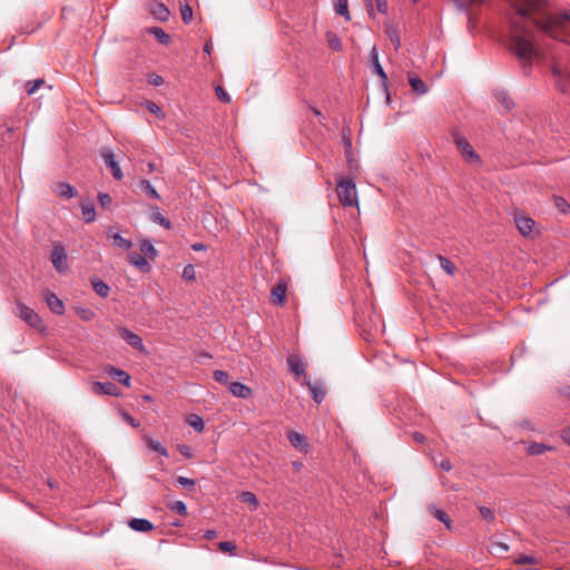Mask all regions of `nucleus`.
<instances>
[{
	"mask_svg": "<svg viewBox=\"0 0 570 570\" xmlns=\"http://www.w3.org/2000/svg\"><path fill=\"white\" fill-rule=\"evenodd\" d=\"M512 7L515 17L510 18L511 50L521 61L530 65L537 53L533 46L534 35L527 20H531L546 35L567 41L570 35V10L549 13V0H514Z\"/></svg>",
	"mask_w": 570,
	"mask_h": 570,
	"instance_id": "nucleus-1",
	"label": "nucleus"
},
{
	"mask_svg": "<svg viewBox=\"0 0 570 570\" xmlns=\"http://www.w3.org/2000/svg\"><path fill=\"white\" fill-rule=\"evenodd\" d=\"M16 315L19 318H21L24 323H27L30 327L39 332L46 331V325L43 324V321L40 317V315L20 301L16 303Z\"/></svg>",
	"mask_w": 570,
	"mask_h": 570,
	"instance_id": "nucleus-2",
	"label": "nucleus"
},
{
	"mask_svg": "<svg viewBox=\"0 0 570 570\" xmlns=\"http://www.w3.org/2000/svg\"><path fill=\"white\" fill-rule=\"evenodd\" d=\"M340 203L344 207H352L357 205L356 187L352 179L342 178L337 181L336 187Z\"/></svg>",
	"mask_w": 570,
	"mask_h": 570,
	"instance_id": "nucleus-3",
	"label": "nucleus"
},
{
	"mask_svg": "<svg viewBox=\"0 0 570 570\" xmlns=\"http://www.w3.org/2000/svg\"><path fill=\"white\" fill-rule=\"evenodd\" d=\"M452 140L459 149L464 161L472 165H481L480 156L474 151L471 144L458 131H452Z\"/></svg>",
	"mask_w": 570,
	"mask_h": 570,
	"instance_id": "nucleus-4",
	"label": "nucleus"
},
{
	"mask_svg": "<svg viewBox=\"0 0 570 570\" xmlns=\"http://www.w3.org/2000/svg\"><path fill=\"white\" fill-rule=\"evenodd\" d=\"M514 223L522 236L532 237L534 235L535 222L531 217L522 213H517L514 215Z\"/></svg>",
	"mask_w": 570,
	"mask_h": 570,
	"instance_id": "nucleus-5",
	"label": "nucleus"
},
{
	"mask_svg": "<svg viewBox=\"0 0 570 570\" xmlns=\"http://www.w3.org/2000/svg\"><path fill=\"white\" fill-rule=\"evenodd\" d=\"M50 259L57 272L62 273L67 269V253L62 245L57 244L53 246Z\"/></svg>",
	"mask_w": 570,
	"mask_h": 570,
	"instance_id": "nucleus-6",
	"label": "nucleus"
},
{
	"mask_svg": "<svg viewBox=\"0 0 570 570\" xmlns=\"http://www.w3.org/2000/svg\"><path fill=\"white\" fill-rule=\"evenodd\" d=\"M287 281L281 278L271 291V303L276 306H283L286 303Z\"/></svg>",
	"mask_w": 570,
	"mask_h": 570,
	"instance_id": "nucleus-7",
	"label": "nucleus"
},
{
	"mask_svg": "<svg viewBox=\"0 0 570 570\" xmlns=\"http://www.w3.org/2000/svg\"><path fill=\"white\" fill-rule=\"evenodd\" d=\"M91 392L96 395H110L116 397L121 395L119 389L111 382H92Z\"/></svg>",
	"mask_w": 570,
	"mask_h": 570,
	"instance_id": "nucleus-8",
	"label": "nucleus"
},
{
	"mask_svg": "<svg viewBox=\"0 0 570 570\" xmlns=\"http://www.w3.org/2000/svg\"><path fill=\"white\" fill-rule=\"evenodd\" d=\"M121 338L128 344L130 345L132 348L137 350L138 352H145L146 348H145V345L142 343V340L139 335H137L136 333L131 332L130 330L126 328V327H120L118 330Z\"/></svg>",
	"mask_w": 570,
	"mask_h": 570,
	"instance_id": "nucleus-9",
	"label": "nucleus"
},
{
	"mask_svg": "<svg viewBox=\"0 0 570 570\" xmlns=\"http://www.w3.org/2000/svg\"><path fill=\"white\" fill-rule=\"evenodd\" d=\"M42 296L52 313L57 315L65 313V304L55 293L47 289L43 292Z\"/></svg>",
	"mask_w": 570,
	"mask_h": 570,
	"instance_id": "nucleus-10",
	"label": "nucleus"
},
{
	"mask_svg": "<svg viewBox=\"0 0 570 570\" xmlns=\"http://www.w3.org/2000/svg\"><path fill=\"white\" fill-rule=\"evenodd\" d=\"M101 156L104 158L106 166L110 169L114 178L117 180H120L124 175H122L120 166L118 165V163L115 159L114 153L109 149H104L101 151Z\"/></svg>",
	"mask_w": 570,
	"mask_h": 570,
	"instance_id": "nucleus-11",
	"label": "nucleus"
},
{
	"mask_svg": "<svg viewBox=\"0 0 570 570\" xmlns=\"http://www.w3.org/2000/svg\"><path fill=\"white\" fill-rule=\"evenodd\" d=\"M104 373L116 380L118 383L127 387L130 386V375L127 372L108 364L104 366Z\"/></svg>",
	"mask_w": 570,
	"mask_h": 570,
	"instance_id": "nucleus-12",
	"label": "nucleus"
},
{
	"mask_svg": "<svg viewBox=\"0 0 570 570\" xmlns=\"http://www.w3.org/2000/svg\"><path fill=\"white\" fill-rule=\"evenodd\" d=\"M370 61H371V66H372V71L373 73H376L380 79H381V82L386 86V82H387V76L383 69V67L381 66L380 63V60H379V51L376 49V47H373L371 52H370Z\"/></svg>",
	"mask_w": 570,
	"mask_h": 570,
	"instance_id": "nucleus-13",
	"label": "nucleus"
},
{
	"mask_svg": "<svg viewBox=\"0 0 570 570\" xmlns=\"http://www.w3.org/2000/svg\"><path fill=\"white\" fill-rule=\"evenodd\" d=\"M287 439L295 449L299 450L303 453H307L308 443L303 434L295 431H289L287 434Z\"/></svg>",
	"mask_w": 570,
	"mask_h": 570,
	"instance_id": "nucleus-14",
	"label": "nucleus"
},
{
	"mask_svg": "<svg viewBox=\"0 0 570 570\" xmlns=\"http://www.w3.org/2000/svg\"><path fill=\"white\" fill-rule=\"evenodd\" d=\"M313 400L316 403H322L326 395V389L322 382H306Z\"/></svg>",
	"mask_w": 570,
	"mask_h": 570,
	"instance_id": "nucleus-15",
	"label": "nucleus"
},
{
	"mask_svg": "<svg viewBox=\"0 0 570 570\" xmlns=\"http://www.w3.org/2000/svg\"><path fill=\"white\" fill-rule=\"evenodd\" d=\"M229 392L240 399H249L253 394L252 389L243 383L233 382L229 385Z\"/></svg>",
	"mask_w": 570,
	"mask_h": 570,
	"instance_id": "nucleus-16",
	"label": "nucleus"
},
{
	"mask_svg": "<svg viewBox=\"0 0 570 570\" xmlns=\"http://www.w3.org/2000/svg\"><path fill=\"white\" fill-rule=\"evenodd\" d=\"M128 262L142 272H149V269H150V265L147 262V258L138 253H135V252L130 253L128 255Z\"/></svg>",
	"mask_w": 570,
	"mask_h": 570,
	"instance_id": "nucleus-17",
	"label": "nucleus"
},
{
	"mask_svg": "<svg viewBox=\"0 0 570 570\" xmlns=\"http://www.w3.org/2000/svg\"><path fill=\"white\" fill-rule=\"evenodd\" d=\"M129 527L138 532H149L154 529V525L149 520L137 518H134L129 521Z\"/></svg>",
	"mask_w": 570,
	"mask_h": 570,
	"instance_id": "nucleus-18",
	"label": "nucleus"
},
{
	"mask_svg": "<svg viewBox=\"0 0 570 570\" xmlns=\"http://www.w3.org/2000/svg\"><path fill=\"white\" fill-rule=\"evenodd\" d=\"M108 237L111 238L114 246L129 250L132 247V242L128 238L122 237L118 233H108Z\"/></svg>",
	"mask_w": 570,
	"mask_h": 570,
	"instance_id": "nucleus-19",
	"label": "nucleus"
},
{
	"mask_svg": "<svg viewBox=\"0 0 570 570\" xmlns=\"http://www.w3.org/2000/svg\"><path fill=\"white\" fill-rule=\"evenodd\" d=\"M287 364L289 371L296 375H302L305 372V364L299 360L297 355H289L287 357Z\"/></svg>",
	"mask_w": 570,
	"mask_h": 570,
	"instance_id": "nucleus-20",
	"label": "nucleus"
},
{
	"mask_svg": "<svg viewBox=\"0 0 570 570\" xmlns=\"http://www.w3.org/2000/svg\"><path fill=\"white\" fill-rule=\"evenodd\" d=\"M409 83L412 90L419 95H424L428 92V86L414 73H409Z\"/></svg>",
	"mask_w": 570,
	"mask_h": 570,
	"instance_id": "nucleus-21",
	"label": "nucleus"
},
{
	"mask_svg": "<svg viewBox=\"0 0 570 570\" xmlns=\"http://www.w3.org/2000/svg\"><path fill=\"white\" fill-rule=\"evenodd\" d=\"M56 193L62 198H72L77 195V190L68 183H59L56 187Z\"/></svg>",
	"mask_w": 570,
	"mask_h": 570,
	"instance_id": "nucleus-22",
	"label": "nucleus"
},
{
	"mask_svg": "<svg viewBox=\"0 0 570 570\" xmlns=\"http://www.w3.org/2000/svg\"><path fill=\"white\" fill-rule=\"evenodd\" d=\"M144 441L151 451L157 452L158 454L165 458L169 456L167 449L164 445H161V443H159L158 441H155L154 439L147 435L144 436Z\"/></svg>",
	"mask_w": 570,
	"mask_h": 570,
	"instance_id": "nucleus-23",
	"label": "nucleus"
},
{
	"mask_svg": "<svg viewBox=\"0 0 570 570\" xmlns=\"http://www.w3.org/2000/svg\"><path fill=\"white\" fill-rule=\"evenodd\" d=\"M497 100L501 104V106L503 107V109L505 111H509L512 109L513 107V100L510 98V96L508 95L507 91L504 90H497L495 94H494Z\"/></svg>",
	"mask_w": 570,
	"mask_h": 570,
	"instance_id": "nucleus-24",
	"label": "nucleus"
},
{
	"mask_svg": "<svg viewBox=\"0 0 570 570\" xmlns=\"http://www.w3.org/2000/svg\"><path fill=\"white\" fill-rule=\"evenodd\" d=\"M91 284H92V288H94L95 293L98 296H100L102 298L108 297V295L110 293V287L108 286L107 283H105L101 279H92Z\"/></svg>",
	"mask_w": 570,
	"mask_h": 570,
	"instance_id": "nucleus-25",
	"label": "nucleus"
},
{
	"mask_svg": "<svg viewBox=\"0 0 570 570\" xmlns=\"http://www.w3.org/2000/svg\"><path fill=\"white\" fill-rule=\"evenodd\" d=\"M140 252L146 256V258L151 261H154L158 255L157 249L148 239L140 242Z\"/></svg>",
	"mask_w": 570,
	"mask_h": 570,
	"instance_id": "nucleus-26",
	"label": "nucleus"
},
{
	"mask_svg": "<svg viewBox=\"0 0 570 570\" xmlns=\"http://www.w3.org/2000/svg\"><path fill=\"white\" fill-rule=\"evenodd\" d=\"M151 12L160 21L168 20L170 16L169 9L161 2L155 3Z\"/></svg>",
	"mask_w": 570,
	"mask_h": 570,
	"instance_id": "nucleus-27",
	"label": "nucleus"
},
{
	"mask_svg": "<svg viewBox=\"0 0 570 570\" xmlns=\"http://www.w3.org/2000/svg\"><path fill=\"white\" fill-rule=\"evenodd\" d=\"M82 218L86 223H92L96 220L95 206L91 203L81 204Z\"/></svg>",
	"mask_w": 570,
	"mask_h": 570,
	"instance_id": "nucleus-28",
	"label": "nucleus"
},
{
	"mask_svg": "<svg viewBox=\"0 0 570 570\" xmlns=\"http://www.w3.org/2000/svg\"><path fill=\"white\" fill-rule=\"evenodd\" d=\"M151 219H153V222H155V223L161 225L163 227H165L166 229H170L171 228L170 220L163 216V214L160 213V210H159V208L157 206L153 208Z\"/></svg>",
	"mask_w": 570,
	"mask_h": 570,
	"instance_id": "nucleus-29",
	"label": "nucleus"
},
{
	"mask_svg": "<svg viewBox=\"0 0 570 570\" xmlns=\"http://www.w3.org/2000/svg\"><path fill=\"white\" fill-rule=\"evenodd\" d=\"M335 12L346 20H351L348 11V0H334Z\"/></svg>",
	"mask_w": 570,
	"mask_h": 570,
	"instance_id": "nucleus-30",
	"label": "nucleus"
},
{
	"mask_svg": "<svg viewBox=\"0 0 570 570\" xmlns=\"http://www.w3.org/2000/svg\"><path fill=\"white\" fill-rule=\"evenodd\" d=\"M552 450H553V446L547 445L543 443H538V442H532L528 446V453L531 455H540V454L544 453L546 451H552Z\"/></svg>",
	"mask_w": 570,
	"mask_h": 570,
	"instance_id": "nucleus-31",
	"label": "nucleus"
},
{
	"mask_svg": "<svg viewBox=\"0 0 570 570\" xmlns=\"http://www.w3.org/2000/svg\"><path fill=\"white\" fill-rule=\"evenodd\" d=\"M187 423L196 431V432H203L205 429V423L202 416L197 414H190L187 417Z\"/></svg>",
	"mask_w": 570,
	"mask_h": 570,
	"instance_id": "nucleus-32",
	"label": "nucleus"
},
{
	"mask_svg": "<svg viewBox=\"0 0 570 570\" xmlns=\"http://www.w3.org/2000/svg\"><path fill=\"white\" fill-rule=\"evenodd\" d=\"M238 499L250 505L252 510H255L258 507V500L253 492L244 491L238 495Z\"/></svg>",
	"mask_w": 570,
	"mask_h": 570,
	"instance_id": "nucleus-33",
	"label": "nucleus"
},
{
	"mask_svg": "<svg viewBox=\"0 0 570 570\" xmlns=\"http://www.w3.org/2000/svg\"><path fill=\"white\" fill-rule=\"evenodd\" d=\"M140 188L142 191L147 194L148 197L154 199H160V196L158 191L155 189V187L151 185V183L148 179L140 180Z\"/></svg>",
	"mask_w": 570,
	"mask_h": 570,
	"instance_id": "nucleus-34",
	"label": "nucleus"
},
{
	"mask_svg": "<svg viewBox=\"0 0 570 570\" xmlns=\"http://www.w3.org/2000/svg\"><path fill=\"white\" fill-rule=\"evenodd\" d=\"M430 513L436 518L439 521L443 522L448 529L451 528V519L449 518V515L443 511V510H440L438 508H430Z\"/></svg>",
	"mask_w": 570,
	"mask_h": 570,
	"instance_id": "nucleus-35",
	"label": "nucleus"
},
{
	"mask_svg": "<svg viewBox=\"0 0 570 570\" xmlns=\"http://www.w3.org/2000/svg\"><path fill=\"white\" fill-rule=\"evenodd\" d=\"M438 258L440 261V265H441L442 269L445 271L449 275H454L455 269H456L455 265L450 259H448L446 257H444L442 255H439Z\"/></svg>",
	"mask_w": 570,
	"mask_h": 570,
	"instance_id": "nucleus-36",
	"label": "nucleus"
},
{
	"mask_svg": "<svg viewBox=\"0 0 570 570\" xmlns=\"http://www.w3.org/2000/svg\"><path fill=\"white\" fill-rule=\"evenodd\" d=\"M180 16L185 23H189L193 20V9L188 3L180 4Z\"/></svg>",
	"mask_w": 570,
	"mask_h": 570,
	"instance_id": "nucleus-37",
	"label": "nucleus"
},
{
	"mask_svg": "<svg viewBox=\"0 0 570 570\" xmlns=\"http://www.w3.org/2000/svg\"><path fill=\"white\" fill-rule=\"evenodd\" d=\"M553 202L560 213L566 214L570 212V204L563 197L556 196Z\"/></svg>",
	"mask_w": 570,
	"mask_h": 570,
	"instance_id": "nucleus-38",
	"label": "nucleus"
},
{
	"mask_svg": "<svg viewBox=\"0 0 570 570\" xmlns=\"http://www.w3.org/2000/svg\"><path fill=\"white\" fill-rule=\"evenodd\" d=\"M76 313L82 321L86 322H89L95 317V312L90 308L77 307Z\"/></svg>",
	"mask_w": 570,
	"mask_h": 570,
	"instance_id": "nucleus-39",
	"label": "nucleus"
},
{
	"mask_svg": "<svg viewBox=\"0 0 570 570\" xmlns=\"http://www.w3.org/2000/svg\"><path fill=\"white\" fill-rule=\"evenodd\" d=\"M169 510L177 512L178 514L187 515V505L183 501H175L168 505Z\"/></svg>",
	"mask_w": 570,
	"mask_h": 570,
	"instance_id": "nucleus-40",
	"label": "nucleus"
},
{
	"mask_svg": "<svg viewBox=\"0 0 570 570\" xmlns=\"http://www.w3.org/2000/svg\"><path fill=\"white\" fill-rule=\"evenodd\" d=\"M43 83H45L43 79H36L32 81H28L24 86L27 94L28 95L35 94Z\"/></svg>",
	"mask_w": 570,
	"mask_h": 570,
	"instance_id": "nucleus-41",
	"label": "nucleus"
},
{
	"mask_svg": "<svg viewBox=\"0 0 570 570\" xmlns=\"http://www.w3.org/2000/svg\"><path fill=\"white\" fill-rule=\"evenodd\" d=\"M327 41H328V46L333 49V50H341L342 49V43H341V40L340 38L333 33V32H327Z\"/></svg>",
	"mask_w": 570,
	"mask_h": 570,
	"instance_id": "nucleus-42",
	"label": "nucleus"
},
{
	"mask_svg": "<svg viewBox=\"0 0 570 570\" xmlns=\"http://www.w3.org/2000/svg\"><path fill=\"white\" fill-rule=\"evenodd\" d=\"M183 278L189 282H193L196 279V271L194 265L188 264L183 269Z\"/></svg>",
	"mask_w": 570,
	"mask_h": 570,
	"instance_id": "nucleus-43",
	"label": "nucleus"
},
{
	"mask_svg": "<svg viewBox=\"0 0 570 570\" xmlns=\"http://www.w3.org/2000/svg\"><path fill=\"white\" fill-rule=\"evenodd\" d=\"M150 32L155 35L161 43H167L169 41V36L158 27L153 28Z\"/></svg>",
	"mask_w": 570,
	"mask_h": 570,
	"instance_id": "nucleus-44",
	"label": "nucleus"
},
{
	"mask_svg": "<svg viewBox=\"0 0 570 570\" xmlns=\"http://www.w3.org/2000/svg\"><path fill=\"white\" fill-rule=\"evenodd\" d=\"M214 376V380L217 382V383H220V384H227L228 383V374L227 372L225 371H222V370H216L213 374Z\"/></svg>",
	"mask_w": 570,
	"mask_h": 570,
	"instance_id": "nucleus-45",
	"label": "nucleus"
},
{
	"mask_svg": "<svg viewBox=\"0 0 570 570\" xmlns=\"http://www.w3.org/2000/svg\"><path fill=\"white\" fill-rule=\"evenodd\" d=\"M479 511H480V515L485 521H493L494 520V511L492 509L487 508V507H480Z\"/></svg>",
	"mask_w": 570,
	"mask_h": 570,
	"instance_id": "nucleus-46",
	"label": "nucleus"
},
{
	"mask_svg": "<svg viewBox=\"0 0 570 570\" xmlns=\"http://www.w3.org/2000/svg\"><path fill=\"white\" fill-rule=\"evenodd\" d=\"M215 92H216L218 100L226 102V104L230 101V96L227 94V91L223 87L217 86L215 88Z\"/></svg>",
	"mask_w": 570,
	"mask_h": 570,
	"instance_id": "nucleus-47",
	"label": "nucleus"
},
{
	"mask_svg": "<svg viewBox=\"0 0 570 570\" xmlns=\"http://www.w3.org/2000/svg\"><path fill=\"white\" fill-rule=\"evenodd\" d=\"M98 200L102 208H108L112 203V198L106 193H99Z\"/></svg>",
	"mask_w": 570,
	"mask_h": 570,
	"instance_id": "nucleus-48",
	"label": "nucleus"
},
{
	"mask_svg": "<svg viewBox=\"0 0 570 570\" xmlns=\"http://www.w3.org/2000/svg\"><path fill=\"white\" fill-rule=\"evenodd\" d=\"M121 417L122 420L129 424L130 426L137 429L140 426V422L138 420H136L132 415H130L129 413L127 412H122L121 413Z\"/></svg>",
	"mask_w": 570,
	"mask_h": 570,
	"instance_id": "nucleus-49",
	"label": "nucleus"
},
{
	"mask_svg": "<svg viewBox=\"0 0 570 570\" xmlns=\"http://www.w3.org/2000/svg\"><path fill=\"white\" fill-rule=\"evenodd\" d=\"M514 562L517 564H535L537 563V559L531 557V556H525V554H522V556H519Z\"/></svg>",
	"mask_w": 570,
	"mask_h": 570,
	"instance_id": "nucleus-50",
	"label": "nucleus"
},
{
	"mask_svg": "<svg viewBox=\"0 0 570 570\" xmlns=\"http://www.w3.org/2000/svg\"><path fill=\"white\" fill-rule=\"evenodd\" d=\"M218 548L223 552L232 553L236 549V544L232 541H222L219 542Z\"/></svg>",
	"mask_w": 570,
	"mask_h": 570,
	"instance_id": "nucleus-51",
	"label": "nucleus"
},
{
	"mask_svg": "<svg viewBox=\"0 0 570 570\" xmlns=\"http://www.w3.org/2000/svg\"><path fill=\"white\" fill-rule=\"evenodd\" d=\"M177 450L179 451V453L181 455H184L185 458L187 459H190L193 456V450L189 445L187 444H178L177 445Z\"/></svg>",
	"mask_w": 570,
	"mask_h": 570,
	"instance_id": "nucleus-52",
	"label": "nucleus"
},
{
	"mask_svg": "<svg viewBox=\"0 0 570 570\" xmlns=\"http://www.w3.org/2000/svg\"><path fill=\"white\" fill-rule=\"evenodd\" d=\"M381 324V316L374 311L370 315V330L377 328Z\"/></svg>",
	"mask_w": 570,
	"mask_h": 570,
	"instance_id": "nucleus-53",
	"label": "nucleus"
},
{
	"mask_svg": "<svg viewBox=\"0 0 570 570\" xmlns=\"http://www.w3.org/2000/svg\"><path fill=\"white\" fill-rule=\"evenodd\" d=\"M177 482L184 487V488H188V489H191L194 488L195 485V481L193 479H189V478H185V476H178L177 478Z\"/></svg>",
	"mask_w": 570,
	"mask_h": 570,
	"instance_id": "nucleus-54",
	"label": "nucleus"
},
{
	"mask_svg": "<svg viewBox=\"0 0 570 570\" xmlns=\"http://www.w3.org/2000/svg\"><path fill=\"white\" fill-rule=\"evenodd\" d=\"M147 109L157 116L164 117L160 107L154 101H147Z\"/></svg>",
	"mask_w": 570,
	"mask_h": 570,
	"instance_id": "nucleus-55",
	"label": "nucleus"
},
{
	"mask_svg": "<svg viewBox=\"0 0 570 570\" xmlns=\"http://www.w3.org/2000/svg\"><path fill=\"white\" fill-rule=\"evenodd\" d=\"M149 83L153 86H161L164 83V79L161 76L157 73H151L148 79Z\"/></svg>",
	"mask_w": 570,
	"mask_h": 570,
	"instance_id": "nucleus-56",
	"label": "nucleus"
},
{
	"mask_svg": "<svg viewBox=\"0 0 570 570\" xmlns=\"http://www.w3.org/2000/svg\"><path fill=\"white\" fill-rule=\"evenodd\" d=\"M376 10L380 13L385 14L387 12V1L386 0H375Z\"/></svg>",
	"mask_w": 570,
	"mask_h": 570,
	"instance_id": "nucleus-57",
	"label": "nucleus"
},
{
	"mask_svg": "<svg viewBox=\"0 0 570 570\" xmlns=\"http://www.w3.org/2000/svg\"><path fill=\"white\" fill-rule=\"evenodd\" d=\"M561 439L570 445V428H566L561 431Z\"/></svg>",
	"mask_w": 570,
	"mask_h": 570,
	"instance_id": "nucleus-58",
	"label": "nucleus"
},
{
	"mask_svg": "<svg viewBox=\"0 0 570 570\" xmlns=\"http://www.w3.org/2000/svg\"><path fill=\"white\" fill-rule=\"evenodd\" d=\"M440 466L444 471H450L452 469V464H451L450 460H448V459L442 460L440 463Z\"/></svg>",
	"mask_w": 570,
	"mask_h": 570,
	"instance_id": "nucleus-59",
	"label": "nucleus"
},
{
	"mask_svg": "<svg viewBox=\"0 0 570 570\" xmlns=\"http://www.w3.org/2000/svg\"><path fill=\"white\" fill-rule=\"evenodd\" d=\"M191 249L195 252H202V250H206L207 246L203 243H195L191 245Z\"/></svg>",
	"mask_w": 570,
	"mask_h": 570,
	"instance_id": "nucleus-60",
	"label": "nucleus"
},
{
	"mask_svg": "<svg viewBox=\"0 0 570 570\" xmlns=\"http://www.w3.org/2000/svg\"><path fill=\"white\" fill-rule=\"evenodd\" d=\"M212 50H213V43L210 41H207L204 46V51L207 53V55H210L212 53Z\"/></svg>",
	"mask_w": 570,
	"mask_h": 570,
	"instance_id": "nucleus-61",
	"label": "nucleus"
},
{
	"mask_svg": "<svg viewBox=\"0 0 570 570\" xmlns=\"http://www.w3.org/2000/svg\"><path fill=\"white\" fill-rule=\"evenodd\" d=\"M204 537L206 539H214L216 537V531L215 530H207L204 534Z\"/></svg>",
	"mask_w": 570,
	"mask_h": 570,
	"instance_id": "nucleus-62",
	"label": "nucleus"
},
{
	"mask_svg": "<svg viewBox=\"0 0 570 570\" xmlns=\"http://www.w3.org/2000/svg\"><path fill=\"white\" fill-rule=\"evenodd\" d=\"M0 129H1L2 134H8V135L12 134V129L10 127L4 126V125L1 126Z\"/></svg>",
	"mask_w": 570,
	"mask_h": 570,
	"instance_id": "nucleus-63",
	"label": "nucleus"
},
{
	"mask_svg": "<svg viewBox=\"0 0 570 570\" xmlns=\"http://www.w3.org/2000/svg\"><path fill=\"white\" fill-rule=\"evenodd\" d=\"M414 439H415L416 441H419V442H422V441L424 440V435H423V434H421V433H415V434H414Z\"/></svg>",
	"mask_w": 570,
	"mask_h": 570,
	"instance_id": "nucleus-64",
	"label": "nucleus"
}]
</instances>
